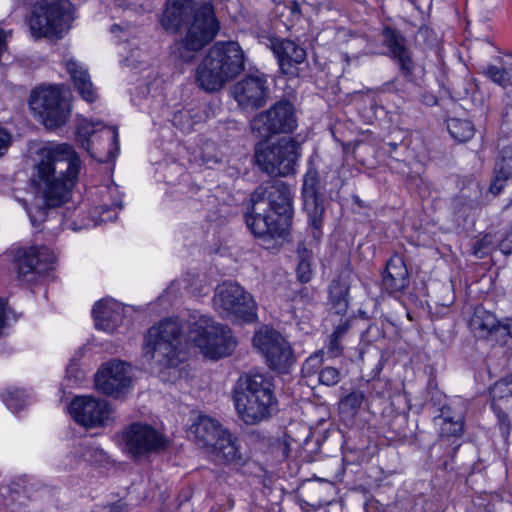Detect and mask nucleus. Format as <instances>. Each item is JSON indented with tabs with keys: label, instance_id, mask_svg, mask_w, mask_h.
<instances>
[{
	"label": "nucleus",
	"instance_id": "nucleus-1",
	"mask_svg": "<svg viewBox=\"0 0 512 512\" xmlns=\"http://www.w3.org/2000/svg\"><path fill=\"white\" fill-rule=\"evenodd\" d=\"M39 156L34 182L48 207L61 206L71 198L81 160L73 146L67 143L46 147Z\"/></svg>",
	"mask_w": 512,
	"mask_h": 512
},
{
	"label": "nucleus",
	"instance_id": "nucleus-2",
	"mask_svg": "<svg viewBox=\"0 0 512 512\" xmlns=\"http://www.w3.org/2000/svg\"><path fill=\"white\" fill-rule=\"evenodd\" d=\"M234 404L240 419L248 425L268 419L277 406L271 381L260 373L241 376L235 388Z\"/></svg>",
	"mask_w": 512,
	"mask_h": 512
},
{
	"label": "nucleus",
	"instance_id": "nucleus-3",
	"mask_svg": "<svg viewBox=\"0 0 512 512\" xmlns=\"http://www.w3.org/2000/svg\"><path fill=\"white\" fill-rule=\"evenodd\" d=\"M188 433L217 461L238 465L245 462L238 437L223 428L216 419L200 415L190 425Z\"/></svg>",
	"mask_w": 512,
	"mask_h": 512
},
{
	"label": "nucleus",
	"instance_id": "nucleus-4",
	"mask_svg": "<svg viewBox=\"0 0 512 512\" xmlns=\"http://www.w3.org/2000/svg\"><path fill=\"white\" fill-rule=\"evenodd\" d=\"M182 325L174 318H166L149 328L145 335L144 356L162 368L180 363Z\"/></svg>",
	"mask_w": 512,
	"mask_h": 512
},
{
	"label": "nucleus",
	"instance_id": "nucleus-5",
	"mask_svg": "<svg viewBox=\"0 0 512 512\" xmlns=\"http://www.w3.org/2000/svg\"><path fill=\"white\" fill-rule=\"evenodd\" d=\"M189 338L208 358L218 360L232 354L237 341L232 330L206 315L194 314L189 321Z\"/></svg>",
	"mask_w": 512,
	"mask_h": 512
},
{
	"label": "nucleus",
	"instance_id": "nucleus-6",
	"mask_svg": "<svg viewBox=\"0 0 512 512\" xmlns=\"http://www.w3.org/2000/svg\"><path fill=\"white\" fill-rule=\"evenodd\" d=\"M73 5L69 0H41L37 2L27 19L34 39L61 37L73 21Z\"/></svg>",
	"mask_w": 512,
	"mask_h": 512
},
{
	"label": "nucleus",
	"instance_id": "nucleus-7",
	"mask_svg": "<svg viewBox=\"0 0 512 512\" xmlns=\"http://www.w3.org/2000/svg\"><path fill=\"white\" fill-rule=\"evenodd\" d=\"M219 24L211 2H207L195 10L193 19L188 25L185 37L174 51L177 58L191 63L196 52L202 50L216 36Z\"/></svg>",
	"mask_w": 512,
	"mask_h": 512
},
{
	"label": "nucleus",
	"instance_id": "nucleus-8",
	"mask_svg": "<svg viewBox=\"0 0 512 512\" xmlns=\"http://www.w3.org/2000/svg\"><path fill=\"white\" fill-rule=\"evenodd\" d=\"M213 306L222 318L233 322L251 323L257 318L252 295L235 282L225 281L216 287Z\"/></svg>",
	"mask_w": 512,
	"mask_h": 512
},
{
	"label": "nucleus",
	"instance_id": "nucleus-9",
	"mask_svg": "<svg viewBox=\"0 0 512 512\" xmlns=\"http://www.w3.org/2000/svg\"><path fill=\"white\" fill-rule=\"evenodd\" d=\"M301 144L291 137H282L264 147H257L255 160L259 168L272 176H288L296 172Z\"/></svg>",
	"mask_w": 512,
	"mask_h": 512
},
{
	"label": "nucleus",
	"instance_id": "nucleus-10",
	"mask_svg": "<svg viewBox=\"0 0 512 512\" xmlns=\"http://www.w3.org/2000/svg\"><path fill=\"white\" fill-rule=\"evenodd\" d=\"M76 140L100 163L113 160L119 150L117 128L107 127L101 121H82L77 127Z\"/></svg>",
	"mask_w": 512,
	"mask_h": 512
},
{
	"label": "nucleus",
	"instance_id": "nucleus-11",
	"mask_svg": "<svg viewBox=\"0 0 512 512\" xmlns=\"http://www.w3.org/2000/svg\"><path fill=\"white\" fill-rule=\"evenodd\" d=\"M34 115L48 129L63 126L70 114L69 105L56 86H41L34 89L29 97Z\"/></svg>",
	"mask_w": 512,
	"mask_h": 512
},
{
	"label": "nucleus",
	"instance_id": "nucleus-12",
	"mask_svg": "<svg viewBox=\"0 0 512 512\" xmlns=\"http://www.w3.org/2000/svg\"><path fill=\"white\" fill-rule=\"evenodd\" d=\"M252 341L271 370L286 373L295 363L291 344L277 330L268 326L261 327L255 332Z\"/></svg>",
	"mask_w": 512,
	"mask_h": 512
},
{
	"label": "nucleus",
	"instance_id": "nucleus-13",
	"mask_svg": "<svg viewBox=\"0 0 512 512\" xmlns=\"http://www.w3.org/2000/svg\"><path fill=\"white\" fill-rule=\"evenodd\" d=\"M250 127L254 134L264 140L277 134H291L297 128L295 108L288 100L278 101L255 115Z\"/></svg>",
	"mask_w": 512,
	"mask_h": 512
},
{
	"label": "nucleus",
	"instance_id": "nucleus-14",
	"mask_svg": "<svg viewBox=\"0 0 512 512\" xmlns=\"http://www.w3.org/2000/svg\"><path fill=\"white\" fill-rule=\"evenodd\" d=\"M6 253L15 264L18 277L29 282L53 270L56 262L54 253L46 246L14 245Z\"/></svg>",
	"mask_w": 512,
	"mask_h": 512
},
{
	"label": "nucleus",
	"instance_id": "nucleus-15",
	"mask_svg": "<svg viewBox=\"0 0 512 512\" xmlns=\"http://www.w3.org/2000/svg\"><path fill=\"white\" fill-rule=\"evenodd\" d=\"M126 450L134 458L159 453L166 449L169 442L165 436L148 424L132 423L122 436Z\"/></svg>",
	"mask_w": 512,
	"mask_h": 512
},
{
	"label": "nucleus",
	"instance_id": "nucleus-16",
	"mask_svg": "<svg viewBox=\"0 0 512 512\" xmlns=\"http://www.w3.org/2000/svg\"><path fill=\"white\" fill-rule=\"evenodd\" d=\"M469 327L474 336L494 344L512 348V334L510 325L501 322L490 311L477 306L469 321Z\"/></svg>",
	"mask_w": 512,
	"mask_h": 512
},
{
	"label": "nucleus",
	"instance_id": "nucleus-17",
	"mask_svg": "<svg viewBox=\"0 0 512 512\" xmlns=\"http://www.w3.org/2000/svg\"><path fill=\"white\" fill-rule=\"evenodd\" d=\"M132 367L130 364L113 360L95 375V386L101 393L119 398L129 391L132 384Z\"/></svg>",
	"mask_w": 512,
	"mask_h": 512
},
{
	"label": "nucleus",
	"instance_id": "nucleus-18",
	"mask_svg": "<svg viewBox=\"0 0 512 512\" xmlns=\"http://www.w3.org/2000/svg\"><path fill=\"white\" fill-rule=\"evenodd\" d=\"M205 56L228 81L235 79L245 69L244 52L237 42H216Z\"/></svg>",
	"mask_w": 512,
	"mask_h": 512
},
{
	"label": "nucleus",
	"instance_id": "nucleus-19",
	"mask_svg": "<svg viewBox=\"0 0 512 512\" xmlns=\"http://www.w3.org/2000/svg\"><path fill=\"white\" fill-rule=\"evenodd\" d=\"M69 413L78 424L97 427L110 423L112 411L106 400L80 396L71 402Z\"/></svg>",
	"mask_w": 512,
	"mask_h": 512
},
{
	"label": "nucleus",
	"instance_id": "nucleus-20",
	"mask_svg": "<svg viewBox=\"0 0 512 512\" xmlns=\"http://www.w3.org/2000/svg\"><path fill=\"white\" fill-rule=\"evenodd\" d=\"M267 46L272 50L277 59L280 72L288 78H296L300 75V65L307 58L305 48L296 42L286 38L269 36Z\"/></svg>",
	"mask_w": 512,
	"mask_h": 512
},
{
	"label": "nucleus",
	"instance_id": "nucleus-21",
	"mask_svg": "<svg viewBox=\"0 0 512 512\" xmlns=\"http://www.w3.org/2000/svg\"><path fill=\"white\" fill-rule=\"evenodd\" d=\"M232 95L243 110H255L264 106L269 97V87L263 75H250L236 82Z\"/></svg>",
	"mask_w": 512,
	"mask_h": 512
},
{
	"label": "nucleus",
	"instance_id": "nucleus-22",
	"mask_svg": "<svg viewBox=\"0 0 512 512\" xmlns=\"http://www.w3.org/2000/svg\"><path fill=\"white\" fill-rule=\"evenodd\" d=\"M381 35L382 45L387 49L385 55L393 60L401 74L411 81L414 76L415 62L406 38L399 30L390 26H385Z\"/></svg>",
	"mask_w": 512,
	"mask_h": 512
},
{
	"label": "nucleus",
	"instance_id": "nucleus-23",
	"mask_svg": "<svg viewBox=\"0 0 512 512\" xmlns=\"http://www.w3.org/2000/svg\"><path fill=\"white\" fill-rule=\"evenodd\" d=\"M269 203V212L278 217V222L290 224L293 217L292 195L290 186L282 180L273 179L261 183Z\"/></svg>",
	"mask_w": 512,
	"mask_h": 512
},
{
	"label": "nucleus",
	"instance_id": "nucleus-24",
	"mask_svg": "<svg viewBox=\"0 0 512 512\" xmlns=\"http://www.w3.org/2000/svg\"><path fill=\"white\" fill-rule=\"evenodd\" d=\"M409 284L410 275L403 258L399 255L392 256L382 276V289L394 297H399L405 293Z\"/></svg>",
	"mask_w": 512,
	"mask_h": 512
},
{
	"label": "nucleus",
	"instance_id": "nucleus-25",
	"mask_svg": "<svg viewBox=\"0 0 512 512\" xmlns=\"http://www.w3.org/2000/svg\"><path fill=\"white\" fill-rule=\"evenodd\" d=\"M482 187L475 179H469L461 187L452 205L456 221L467 222L468 216L482 205Z\"/></svg>",
	"mask_w": 512,
	"mask_h": 512
},
{
	"label": "nucleus",
	"instance_id": "nucleus-26",
	"mask_svg": "<svg viewBox=\"0 0 512 512\" xmlns=\"http://www.w3.org/2000/svg\"><path fill=\"white\" fill-rule=\"evenodd\" d=\"M95 327L106 332H114L123 321V307L113 299H101L92 309Z\"/></svg>",
	"mask_w": 512,
	"mask_h": 512
},
{
	"label": "nucleus",
	"instance_id": "nucleus-27",
	"mask_svg": "<svg viewBox=\"0 0 512 512\" xmlns=\"http://www.w3.org/2000/svg\"><path fill=\"white\" fill-rule=\"evenodd\" d=\"M264 187H256L250 195V202L244 214L246 224H282L269 212V203L265 197Z\"/></svg>",
	"mask_w": 512,
	"mask_h": 512
},
{
	"label": "nucleus",
	"instance_id": "nucleus-28",
	"mask_svg": "<svg viewBox=\"0 0 512 512\" xmlns=\"http://www.w3.org/2000/svg\"><path fill=\"white\" fill-rule=\"evenodd\" d=\"M194 79L197 87L207 93H217L229 82L206 56L198 64Z\"/></svg>",
	"mask_w": 512,
	"mask_h": 512
},
{
	"label": "nucleus",
	"instance_id": "nucleus-29",
	"mask_svg": "<svg viewBox=\"0 0 512 512\" xmlns=\"http://www.w3.org/2000/svg\"><path fill=\"white\" fill-rule=\"evenodd\" d=\"M492 397V408L497 412L498 425L503 437H507L510 432V424L508 416L498 409V402L506 400L512 397V375L502 378L494 383L490 389Z\"/></svg>",
	"mask_w": 512,
	"mask_h": 512
},
{
	"label": "nucleus",
	"instance_id": "nucleus-30",
	"mask_svg": "<svg viewBox=\"0 0 512 512\" xmlns=\"http://www.w3.org/2000/svg\"><path fill=\"white\" fill-rule=\"evenodd\" d=\"M66 68L76 90L82 98L87 102H94L97 99V92L91 82L88 71L75 60H69Z\"/></svg>",
	"mask_w": 512,
	"mask_h": 512
},
{
	"label": "nucleus",
	"instance_id": "nucleus-31",
	"mask_svg": "<svg viewBox=\"0 0 512 512\" xmlns=\"http://www.w3.org/2000/svg\"><path fill=\"white\" fill-rule=\"evenodd\" d=\"M249 231L265 249L281 246L289 235V226H247Z\"/></svg>",
	"mask_w": 512,
	"mask_h": 512
},
{
	"label": "nucleus",
	"instance_id": "nucleus-32",
	"mask_svg": "<svg viewBox=\"0 0 512 512\" xmlns=\"http://www.w3.org/2000/svg\"><path fill=\"white\" fill-rule=\"evenodd\" d=\"M497 245L504 254H510L512 247L509 245V239L500 240L496 235L487 233L482 237H477L472 240V254L478 258H483L490 253Z\"/></svg>",
	"mask_w": 512,
	"mask_h": 512
},
{
	"label": "nucleus",
	"instance_id": "nucleus-33",
	"mask_svg": "<svg viewBox=\"0 0 512 512\" xmlns=\"http://www.w3.org/2000/svg\"><path fill=\"white\" fill-rule=\"evenodd\" d=\"M349 285L340 279H335L329 286V302L335 314L344 315L348 309Z\"/></svg>",
	"mask_w": 512,
	"mask_h": 512
},
{
	"label": "nucleus",
	"instance_id": "nucleus-34",
	"mask_svg": "<svg viewBox=\"0 0 512 512\" xmlns=\"http://www.w3.org/2000/svg\"><path fill=\"white\" fill-rule=\"evenodd\" d=\"M186 13V8L180 1L173 0L168 2L162 19L163 27L173 32L179 31L184 22Z\"/></svg>",
	"mask_w": 512,
	"mask_h": 512
},
{
	"label": "nucleus",
	"instance_id": "nucleus-35",
	"mask_svg": "<svg viewBox=\"0 0 512 512\" xmlns=\"http://www.w3.org/2000/svg\"><path fill=\"white\" fill-rule=\"evenodd\" d=\"M512 176V165L506 158L495 162L494 179L489 187V192L494 196L498 195L504 188L506 181Z\"/></svg>",
	"mask_w": 512,
	"mask_h": 512
},
{
	"label": "nucleus",
	"instance_id": "nucleus-36",
	"mask_svg": "<svg viewBox=\"0 0 512 512\" xmlns=\"http://www.w3.org/2000/svg\"><path fill=\"white\" fill-rule=\"evenodd\" d=\"M447 129L450 135L460 143L469 141L475 133L473 123L467 119L449 118Z\"/></svg>",
	"mask_w": 512,
	"mask_h": 512
},
{
	"label": "nucleus",
	"instance_id": "nucleus-37",
	"mask_svg": "<svg viewBox=\"0 0 512 512\" xmlns=\"http://www.w3.org/2000/svg\"><path fill=\"white\" fill-rule=\"evenodd\" d=\"M439 425V434L442 438H458L464 431V420H461V412L456 413L454 420L436 419Z\"/></svg>",
	"mask_w": 512,
	"mask_h": 512
},
{
	"label": "nucleus",
	"instance_id": "nucleus-38",
	"mask_svg": "<svg viewBox=\"0 0 512 512\" xmlns=\"http://www.w3.org/2000/svg\"><path fill=\"white\" fill-rule=\"evenodd\" d=\"M320 186L321 183L318 171L314 167H310L303 178L302 197H320Z\"/></svg>",
	"mask_w": 512,
	"mask_h": 512
},
{
	"label": "nucleus",
	"instance_id": "nucleus-39",
	"mask_svg": "<svg viewBox=\"0 0 512 512\" xmlns=\"http://www.w3.org/2000/svg\"><path fill=\"white\" fill-rule=\"evenodd\" d=\"M365 394L361 390H353L344 396L339 402V409L342 413L355 415L361 408Z\"/></svg>",
	"mask_w": 512,
	"mask_h": 512
},
{
	"label": "nucleus",
	"instance_id": "nucleus-40",
	"mask_svg": "<svg viewBox=\"0 0 512 512\" xmlns=\"http://www.w3.org/2000/svg\"><path fill=\"white\" fill-rule=\"evenodd\" d=\"M303 208L310 224H320L324 220V206L321 197L303 198Z\"/></svg>",
	"mask_w": 512,
	"mask_h": 512
},
{
	"label": "nucleus",
	"instance_id": "nucleus-41",
	"mask_svg": "<svg viewBox=\"0 0 512 512\" xmlns=\"http://www.w3.org/2000/svg\"><path fill=\"white\" fill-rule=\"evenodd\" d=\"M2 397L6 406L13 412L22 410L28 403V396L20 389L8 390Z\"/></svg>",
	"mask_w": 512,
	"mask_h": 512
},
{
	"label": "nucleus",
	"instance_id": "nucleus-42",
	"mask_svg": "<svg viewBox=\"0 0 512 512\" xmlns=\"http://www.w3.org/2000/svg\"><path fill=\"white\" fill-rule=\"evenodd\" d=\"M323 365L322 352H316L308 357L302 365V376L304 378H310L318 376Z\"/></svg>",
	"mask_w": 512,
	"mask_h": 512
},
{
	"label": "nucleus",
	"instance_id": "nucleus-43",
	"mask_svg": "<svg viewBox=\"0 0 512 512\" xmlns=\"http://www.w3.org/2000/svg\"><path fill=\"white\" fill-rule=\"evenodd\" d=\"M459 412H461V420H465L466 408L461 400H456L445 404L440 410V415L435 418L452 420V418L454 419L456 413Z\"/></svg>",
	"mask_w": 512,
	"mask_h": 512
},
{
	"label": "nucleus",
	"instance_id": "nucleus-44",
	"mask_svg": "<svg viewBox=\"0 0 512 512\" xmlns=\"http://www.w3.org/2000/svg\"><path fill=\"white\" fill-rule=\"evenodd\" d=\"M320 384L326 386H334L339 383L341 377L340 372L334 367L322 368L317 377Z\"/></svg>",
	"mask_w": 512,
	"mask_h": 512
},
{
	"label": "nucleus",
	"instance_id": "nucleus-45",
	"mask_svg": "<svg viewBox=\"0 0 512 512\" xmlns=\"http://www.w3.org/2000/svg\"><path fill=\"white\" fill-rule=\"evenodd\" d=\"M486 75L495 83L505 87L509 81V72L495 65H490L486 69Z\"/></svg>",
	"mask_w": 512,
	"mask_h": 512
},
{
	"label": "nucleus",
	"instance_id": "nucleus-46",
	"mask_svg": "<svg viewBox=\"0 0 512 512\" xmlns=\"http://www.w3.org/2000/svg\"><path fill=\"white\" fill-rule=\"evenodd\" d=\"M121 209L120 205L112 207L102 206L99 212L98 221L96 224H106L108 222H115L118 220V210Z\"/></svg>",
	"mask_w": 512,
	"mask_h": 512
},
{
	"label": "nucleus",
	"instance_id": "nucleus-47",
	"mask_svg": "<svg viewBox=\"0 0 512 512\" xmlns=\"http://www.w3.org/2000/svg\"><path fill=\"white\" fill-rule=\"evenodd\" d=\"M84 373L79 368V365L74 360H71L66 368V379L71 385H76L82 381Z\"/></svg>",
	"mask_w": 512,
	"mask_h": 512
},
{
	"label": "nucleus",
	"instance_id": "nucleus-48",
	"mask_svg": "<svg viewBox=\"0 0 512 512\" xmlns=\"http://www.w3.org/2000/svg\"><path fill=\"white\" fill-rule=\"evenodd\" d=\"M311 263L305 261H298L296 274L301 283H308L313 277V269Z\"/></svg>",
	"mask_w": 512,
	"mask_h": 512
},
{
	"label": "nucleus",
	"instance_id": "nucleus-49",
	"mask_svg": "<svg viewBox=\"0 0 512 512\" xmlns=\"http://www.w3.org/2000/svg\"><path fill=\"white\" fill-rule=\"evenodd\" d=\"M327 354L331 358H336L342 354L343 347L340 343V338L330 334L326 343Z\"/></svg>",
	"mask_w": 512,
	"mask_h": 512
},
{
	"label": "nucleus",
	"instance_id": "nucleus-50",
	"mask_svg": "<svg viewBox=\"0 0 512 512\" xmlns=\"http://www.w3.org/2000/svg\"><path fill=\"white\" fill-rule=\"evenodd\" d=\"M298 261H305L306 263L313 264V251L310 245L301 242L297 248Z\"/></svg>",
	"mask_w": 512,
	"mask_h": 512
},
{
	"label": "nucleus",
	"instance_id": "nucleus-51",
	"mask_svg": "<svg viewBox=\"0 0 512 512\" xmlns=\"http://www.w3.org/2000/svg\"><path fill=\"white\" fill-rule=\"evenodd\" d=\"M12 142V135L3 127H0V157L3 156Z\"/></svg>",
	"mask_w": 512,
	"mask_h": 512
},
{
	"label": "nucleus",
	"instance_id": "nucleus-52",
	"mask_svg": "<svg viewBox=\"0 0 512 512\" xmlns=\"http://www.w3.org/2000/svg\"><path fill=\"white\" fill-rule=\"evenodd\" d=\"M349 328V319L341 320V322L335 327L334 331L331 334L341 339L347 333Z\"/></svg>",
	"mask_w": 512,
	"mask_h": 512
},
{
	"label": "nucleus",
	"instance_id": "nucleus-53",
	"mask_svg": "<svg viewBox=\"0 0 512 512\" xmlns=\"http://www.w3.org/2000/svg\"><path fill=\"white\" fill-rule=\"evenodd\" d=\"M189 116L188 111H180L179 113H176L173 117V123L175 125H182V120L184 118H187Z\"/></svg>",
	"mask_w": 512,
	"mask_h": 512
},
{
	"label": "nucleus",
	"instance_id": "nucleus-54",
	"mask_svg": "<svg viewBox=\"0 0 512 512\" xmlns=\"http://www.w3.org/2000/svg\"><path fill=\"white\" fill-rule=\"evenodd\" d=\"M474 84L471 81H467L464 87V92L458 91L460 97L468 96L474 90Z\"/></svg>",
	"mask_w": 512,
	"mask_h": 512
},
{
	"label": "nucleus",
	"instance_id": "nucleus-55",
	"mask_svg": "<svg viewBox=\"0 0 512 512\" xmlns=\"http://www.w3.org/2000/svg\"><path fill=\"white\" fill-rule=\"evenodd\" d=\"M291 12L293 14L300 13V5L298 2H293L292 6H291Z\"/></svg>",
	"mask_w": 512,
	"mask_h": 512
},
{
	"label": "nucleus",
	"instance_id": "nucleus-56",
	"mask_svg": "<svg viewBox=\"0 0 512 512\" xmlns=\"http://www.w3.org/2000/svg\"><path fill=\"white\" fill-rule=\"evenodd\" d=\"M111 512H124L121 506H114Z\"/></svg>",
	"mask_w": 512,
	"mask_h": 512
},
{
	"label": "nucleus",
	"instance_id": "nucleus-57",
	"mask_svg": "<svg viewBox=\"0 0 512 512\" xmlns=\"http://www.w3.org/2000/svg\"><path fill=\"white\" fill-rule=\"evenodd\" d=\"M353 200L356 204H358L359 206H362V201L359 199L358 196H354L353 197Z\"/></svg>",
	"mask_w": 512,
	"mask_h": 512
},
{
	"label": "nucleus",
	"instance_id": "nucleus-58",
	"mask_svg": "<svg viewBox=\"0 0 512 512\" xmlns=\"http://www.w3.org/2000/svg\"><path fill=\"white\" fill-rule=\"evenodd\" d=\"M35 0H21V2L24 4V5H30L34 2Z\"/></svg>",
	"mask_w": 512,
	"mask_h": 512
},
{
	"label": "nucleus",
	"instance_id": "nucleus-59",
	"mask_svg": "<svg viewBox=\"0 0 512 512\" xmlns=\"http://www.w3.org/2000/svg\"><path fill=\"white\" fill-rule=\"evenodd\" d=\"M80 226H73V231L77 232L79 230Z\"/></svg>",
	"mask_w": 512,
	"mask_h": 512
},
{
	"label": "nucleus",
	"instance_id": "nucleus-60",
	"mask_svg": "<svg viewBox=\"0 0 512 512\" xmlns=\"http://www.w3.org/2000/svg\"><path fill=\"white\" fill-rule=\"evenodd\" d=\"M390 146H391L393 149H396L397 144H395V143H391V144H390Z\"/></svg>",
	"mask_w": 512,
	"mask_h": 512
},
{
	"label": "nucleus",
	"instance_id": "nucleus-61",
	"mask_svg": "<svg viewBox=\"0 0 512 512\" xmlns=\"http://www.w3.org/2000/svg\"><path fill=\"white\" fill-rule=\"evenodd\" d=\"M118 28H119L118 25H113L112 26V31H114L115 29H118Z\"/></svg>",
	"mask_w": 512,
	"mask_h": 512
},
{
	"label": "nucleus",
	"instance_id": "nucleus-62",
	"mask_svg": "<svg viewBox=\"0 0 512 512\" xmlns=\"http://www.w3.org/2000/svg\"><path fill=\"white\" fill-rule=\"evenodd\" d=\"M314 227L316 228L317 232L320 233V225H317V226H314Z\"/></svg>",
	"mask_w": 512,
	"mask_h": 512
}]
</instances>
